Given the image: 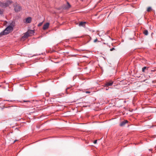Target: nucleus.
Instances as JSON below:
<instances>
[{
	"mask_svg": "<svg viewBox=\"0 0 156 156\" xmlns=\"http://www.w3.org/2000/svg\"><path fill=\"white\" fill-rule=\"evenodd\" d=\"M86 23V22H81L79 23V25L80 26L84 27L85 26Z\"/></svg>",
	"mask_w": 156,
	"mask_h": 156,
	"instance_id": "nucleus-9",
	"label": "nucleus"
},
{
	"mask_svg": "<svg viewBox=\"0 0 156 156\" xmlns=\"http://www.w3.org/2000/svg\"><path fill=\"white\" fill-rule=\"evenodd\" d=\"M97 140H96L95 141H94V144H96L97 143Z\"/></svg>",
	"mask_w": 156,
	"mask_h": 156,
	"instance_id": "nucleus-18",
	"label": "nucleus"
},
{
	"mask_svg": "<svg viewBox=\"0 0 156 156\" xmlns=\"http://www.w3.org/2000/svg\"><path fill=\"white\" fill-rule=\"evenodd\" d=\"M32 20L31 18L30 17H29L27 18L26 20V22L27 23H30L31 22Z\"/></svg>",
	"mask_w": 156,
	"mask_h": 156,
	"instance_id": "nucleus-8",
	"label": "nucleus"
},
{
	"mask_svg": "<svg viewBox=\"0 0 156 156\" xmlns=\"http://www.w3.org/2000/svg\"><path fill=\"white\" fill-rule=\"evenodd\" d=\"M108 90V88L106 89V90Z\"/></svg>",
	"mask_w": 156,
	"mask_h": 156,
	"instance_id": "nucleus-23",
	"label": "nucleus"
},
{
	"mask_svg": "<svg viewBox=\"0 0 156 156\" xmlns=\"http://www.w3.org/2000/svg\"><path fill=\"white\" fill-rule=\"evenodd\" d=\"M147 69V67L146 66L142 68V71L144 72L145 71V70Z\"/></svg>",
	"mask_w": 156,
	"mask_h": 156,
	"instance_id": "nucleus-13",
	"label": "nucleus"
},
{
	"mask_svg": "<svg viewBox=\"0 0 156 156\" xmlns=\"http://www.w3.org/2000/svg\"><path fill=\"white\" fill-rule=\"evenodd\" d=\"M128 122V121L127 120H124L120 124V126H124Z\"/></svg>",
	"mask_w": 156,
	"mask_h": 156,
	"instance_id": "nucleus-7",
	"label": "nucleus"
},
{
	"mask_svg": "<svg viewBox=\"0 0 156 156\" xmlns=\"http://www.w3.org/2000/svg\"><path fill=\"white\" fill-rule=\"evenodd\" d=\"M152 10V8L151 7H149L147 8V11L149 12Z\"/></svg>",
	"mask_w": 156,
	"mask_h": 156,
	"instance_id": "nucleus-12",
	"label": "nucleus"
},
{
	"mask_svg": "<svg viewBox=\"0 0 156 156\" xmlns=\"http://www.w3.org/2000/svg\"><path fill=\"white\" fill-rule=\"evenodd\" d=\"M34 33V32L33 30H28L23 36L22 38H27L29 36H31Z\"/></svg>",
	"mask_w": 156,
	"mask_h": 156,
	"instance_id": "nucleus-4",
	"label": "nucleus"
},
{
	"mask_svg": "<svg viewBox=\"0 0 156 156\" xmlns=\"http://www.w3.org/2000/svg\"><path fill=\"white\" fill-rule=\"evenodd\" d=\"M113 83V82L112 81H110L107 82L105 85V87H108V86H111Z\"/></svg>",
	"mask_w": 156,
	"mask_h": 156,
	"instance_id": "nucleus-5",
	"label": "nucleus"
},
{
	"mask_svg": "<svg viewBox=\"0 0 156 156\" xmlns=\"http://www.w3.org/2000/svg\"><path fill=\"white\" fill-rule=\"evenodd\" d=\"M14 8V10L16 12H20L21 9V6L17 3H16L13 5Z\"/></svg>",
	"mask_w": 156,
	"mask_h": 156,
	"instance_id": "nucleus-3",
	"label": "nucleus"
},
{
	"mask_svg": "<svg viewBox=\"0 0 156 156\" xmlns=\"http://www.w3.org/2000/svg\"><path fill=\"white\" fill-rule=\"evenodd\" d=\"M18 140H15L13 142V143H15L16 142V141H17Z\"/></svg>",
	"mask_w": 156,
	"mask_h": 156,
	"instance_id": "nucleus-19",
	"label": "nucleus"
},
{
	"mask_svg": "<svg viewBox=\"0 0 156 156\" xmlns=\"http://www.w3.org/2000/svg\"><path fill=\"white\" fill-rule=\"evenodd\" d=\"M98 41V39L97 38H96L94 41V43H95L96 42H97V41Z\"/></svg>",
	"mask_w": 156,
	"mask_h": 156,
	"instance_id": "nucleus-16",
	"label": "nucleus"
},
{
	"mask_svg": "<svg viewBox=\"0 0 156 156\" xmlns=\"http://www.w3.org/2000/svg\"><path fill=\"white\" fill-rule=\"evenodd\" d=\"M115 48H112L111 49H110V51H113L114 50H115Z\"/></svg>",
	"mask_w": 156,
	"mask_h": 156,
	"instance_id": "nucleus-17",
	"label": "nucleus"
},
{
	"mask_svg": "<svg viewBox=\"0 0 156 156\" xmlns=\"http://www.w3.org/2000/svg\"><path fill=\"white\" fill-rule=\"evenodd\" d=\"M3 13V11L2 9H0V15H2Z\"/></svg>",
	"mask_w": 156,
	"mask_h": 156,
	"instance_id": "nucleus-14",
	"label": "nucleus"
},
{
	"mask_svg": "<svg viewBox=\"0 0 156 156\" xmlns=\"http://www.w3.org/2000/svg\"><path fill=\"white\" fill-rule=\"evenodd\" d=\"M69 89V88H67V89H66V90H67V89Z\"/></svg>",
	"mask_w": 156,
	"mask_h": 156,
	"instance_id": "nucleus-22",
	"label": "nucleus"
},
{
	"mask_svg": "<svg viewBox=\"0 0 156 156\" xmlns=\"http://www.w3.org/2000/svg\"><path fill=\"white\" fill-rule=\"evenodd\" d=\"M23 102H29V101H24Z\"/></svg>",
	"mask_w": 156,
	"mask_h": 156,
	"instance_id": "nucleus-20",
	"label": "nucleus"
},
{
	"mask_svg": "<svg viewBox=\"0 0 156 156\" xmlns=\"http://www.w3.org/2000/svg\"><path fill=\"white\" fill-rule=\"evenodd\" d=\"M49 23H45L43 26V29L44 30L47 29L49 27Z\"/></svg>",
	"mask_w": 156,
	"mask_h": 156,
	"instance_id": "nucleus-6",
	"label": "nucleus"
},
{
	"mask_svg": "<svg viewBox=\"0 0 156 156\" xmlns=\"http://www.w3.org/2000/svg\"><path fill=\"white\" fill-rule=\"evenodd\" d=\"M13 30V27L11 26H9L7 27L3 31V34L4 35L9 34Z\"/></svg>",
	"mask_w": 156,
	"mask_h": 156,
	"instance_id": "nucleus-2",
	"label": "nucleus"
},
{
	"mask_svg": "<svg viewBox=\"0 0 156 156\" xmlns=\"http://www.w3.org/2000/svg\"><path fill=\"white\" fill-rule=\"evenodd\" d=\"M70 7L71 5L69 4V3L68 2H67V5L64 7V8L66 9H67L70 8Z\"/></svg>",
	"mask_w": 156,
	"mask_h": 156,
	"instance_id": "nucleus-10",
	"label": "nucleus"
},
{
	"mask_svg": "<svg viewBox=\"0 0 156 156\" xmlns=\"http://www.w3.org/2000/svg\"><path fill=\"white\" fill-rule=\"evenodd\" d=\"M86 93H90V92L89 91H86Z\"/></svg>",
	"mask_w": 156,
	"mask_h": 156,
	"instance_id": "nucleus-21",
	"label": "nucleus"
},
{
	"mask_svg": "<svg viewBox=\"0 0 156 156\" xmlns=\"http://www.w3.org/2000/svg\"><path fill=\"white\" fill-rule=\"evenodd\" d=\"M42 22L39 23L38 25V26L40 27L41 26L42 24Z\"/></svg>",
	"mask_w": 156,
	"mask_h": 156,
	"instance_id": "nucleus-15",
	"label": "nucleus"
},
{
	"mask_svg": "<svg viewBox=\"0 0 156 156\" xmlns=\"http://www.w3.org/2000/svg\"><path fill=\"white\" fill-rule=\"evenodd\" d=\"M144 34H145V35H147L148 34V31L147 30H144L143 32Z\"/></svg>",
	"mask_w": 156,
	"mask_h": 156,
	"instance_id": "nucleus-11",
	"label": "nucleus"
},
{
	"mask_svg": "<svg viewBox=\"0 0 156 156\" xmlns=\"http://www.w3.org/2000/svg\"><path fill=\"white\" fill-rule=\"evenodd\" d=\"M13 3L11 0H7L5 2H2L0 1V7L5 8L8 7Z\"/></svg>",
	"mask_w": 156,
	"mask_h": 156,
	"instance_id": "nucleus-1",
	"label": "nucleus"
}]
</instances>
